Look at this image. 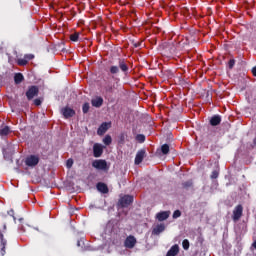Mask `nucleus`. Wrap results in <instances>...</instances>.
<instances>
[{
  "instance_id": "nucleus-1",
  "label": "nucleus",
  "mask_w": 256,
  "mask_h": 256,
  "mask_svg": "<svg viewBox=\"0 0 256 256\" xmlns=\"http://www.w3.org/2000/svg\"><path fill=\"white\" fill-rule=\"evenodd\" d=\"M109 71L111 75H117L119 71H122L124 75H127L129 73V65L127 64V60H125L124 58H119L118 66L117 65L110 66Z\"/></svg>"
},
{
  "instance_id": "nucleus-2",
  "label": "nucleus",
  "mask_w": 256,
  "mask_h": 256,
  "mask_svg": "<svg viewBox=\"0 0 256 256\" xmlns=\"http://www.w3.org/2000/svg\"><path fill=\"white\" fill-rule=\"evenodd\" d=\"M40 158L38 155H29L25 159V165L27 167H37L39 165Z\"/></svg>"
},
{
  "instance_id": "nucleus-3",
  "label": "nucleus",
  "mask_w": 256,
  "mask_h": 256,
  "mask_svg": "<svg viewBox=\"0 0 256 256\" xmlns=\"http://www.w3.org/2000/svg\"><path fill=\"white\" fill-rule=\"evenodd\" d=\"M37 95H39V87L37 86H30L26 91L28 101H31V99H34V97H37Z\"/></svg>"
},
{
  "instance_id": "nucleus-4",
  "label": "nucleus",
  "mask_w": 256,
  "mask_h": 256,
  "mask_svg": "<svg viewBox=\"0 0 256 256\" xmlns=\"http://www.w3.org/2000/svg\"><path fill=\"white\" fill-rule=\"evenodd\" d=\"M135 245H137V238H135L133 235L127 236L124 241V246L126 249H133Z\"/></svg>"
},
{
  "instance_id": "nucleus-5",
  "label": "nucleus",
  "mask_w": 256,
  "mask_h": 256,
  "mask_svg": "<svg viewBox=\"0 0 256 256\" xmlns=\"http://www.w3.org/2000/svg\"><path fill=\"white\" fill-rule=\"evenodd\" d=\"M243 217V205H237L233 210L232 219L233 221H239Z\"/></svg>"
},
{
  "instance_id": "nucleus-6",
  "label": "nucleus",
  "mask_w": 256,
  "mask_h": 256,
  "mask_svg": "<svg viewBox=\"0 0 256 256\" xmlns=\"http://www.w3.org/2000/svg\"><path fill=\"white\" fill-rule=\"evenodd\" d=\"M147 155V151L145 149H141L136 153V157L134 160L135 165H141L143 163V159Z\"/></svg>"
},
{
  "instance_id": "nucleus-7",
  "label": "nucleus",
  "mask_w": 256,
  "mask_h": 256,
  "mask_svg": "<svg viewBox=\"0 0 256 256\" xmlns=\"http://www.w3.org/2000/svg\"><path fill=\"white\" fill-rule=\"evenodd\" d=\"M92 167L95 169H99L100 171H106L107 169V161L105 160H95L92 162Z\"/></svg>"
},
{
  "instance_id": "nucleus-8",
  "label": "nucleus",
  "mask_w": 256,
  "mask_h": 256,
  "mask_svg": "<svg viewBox=\"0 0 256 256\" xmlns=\"http://www.w3.org/2000/svg\"><path fill=\"white\" fill-rule=\"evenodd\" d=\"M119 203H120L121 207H123V208L129 207V205H131V203H133V196L125 195L122 198H120Z\"/></svg>"
},
{
  "instance_id": "nucleus-9",
  "label": "nucleus",
  "mask_w": 256,
  "mask_h": 256,
  "mask_svg": "<svg viewBox=\"0 0 256 256\" xmlns=\"http://www.w3.org/2000/svg\"><path fill=\"white\" fill-rule=\"evenodd\" d=\"M61 113H62V115H63V117L65 118V119H69V118H71V117H74V115H75V110H73V108H70V107H64V108H62L61 109Z\"/></svg>"
},
{
  "instance_id": "nucleus-10",
  "label": "nucleus",
  "mask_w": 256,
  "mask_h": 256,
  "mask_svg": "<svg viewBox=\"0 0 256 256\" xmlns=\"http://www.w3.org/2000/svg\"><path fill=\"white\" fill-rule=\"evenodd\" d=\"M93 155L96 158L101 157L103 155V145L96 143L93 145Z\"/></svg>"
},
{
  "instance_id": "nucleus-11",
  "label": "nucleus",
  "mask_w": 256,
  "mask_h": 256,
  "mask_svg": "<svg viewBox=\"0 0 256 256\" xmlns=\"http://www.w3.org/2000/svg\"><path fill=\"white\" fill-rule=\"evenodd\" d=\"M106 81L105 85H104V91L105 93H114L115 92V84H113L110 81L104 80Z\"/></svg>"
},
{
  "instance_id": "nucleus-12",
  "label": "nucleus",
  "mask_w": 256,
  "mask_h": 256,
  "mask_svg": "<svg viewBox=\"0 0 256 256\" xmlns=\"http://www.w3.org/2000/svg\"><path fill=\"white\" fill-rule=\"evenodd\" d=\"M98 191L100 193H104V194H107L109 193V187L107 186V184L103 183V182H99L97 185H96Z\"/></svg>"
},
{
  "instance_id": "nucleus-13",
  "label": "nucleus",
  "mask_w": 256,
  "mask_h": 256,
  "mask_svg": "<svg viewBox=\"0 0 256 256\" xmlns=\"http://www.w3.org/2000/svg\"><path fill=\"white\" fill-rule=\"evenodd\" d=\"M179 255V245H173L167 252L166 256H177Z\"/></svg>"
},
{
  "instance_id": "nucleus-14",
  "label": "nucleus",
  "mask_w": 256,
  "mask_h": 256,
  "mask_svg": "<svg viewBox=\"0 0 256 256\" xmlns=\"http://www.w3.org/2000/svg\"><path fill=\"white\" fill-rule=\"evenodd\" d=\"M210 125L212 127H217V125H221V116L219 115H214L210 119Z\"/></svg>"
},
{
  "instance_id": "nucleus-15",
  "label": "nucleus",
  "mask_w": 256,
  "mask_h": 256,
  "mask_svg": "<svg viewBox=\"0 0 256 256\" xmlns=\"http://www.w3.org/2000/svg\"><path fill=\"white\" fill-rule=\"evenodd\" d=\"M109 129V124L107 122H103L100 127L98 128V135H105L107 133V130Z\"/></svg>"
},
{
  "instance_id": "nucleus-16",
  "label": "nucleus",
  "mask_w": 256,
  "mask_h": 256,
  "mask_svg": "<svg viewBox=\"0 0 256 256\" xmlns=\"http://www.w3.org/2000/svg\"><path fill=\"white\" fill-rule=\"evenodd\" d=\"M92 107H101L103 105V98L101 96H98L91 100Z\"/></svg>"
},
{
  "instance_id": "nucleus-17",
  "label": "nucleus",
  "mask_w": 256,
  "mask_h": 256,
  "mask_svg": "<svg viewBox=\"0 0 256 256\" xmlns=\"http://www.w3.org/2000/svg\"><path fill=\"white\" fill-rule=\"evenodd\" d=\"M163 231H165V224H158L153 228L152 235H159L160 233H163Z\"/></svg>"
},
{
  "instance_id": "nucleus-18",
  "label": "nucleus",
  "mask_w": 256,
  "mask_h": 256,
  "mask_svg": "<svg viewBox=\"0 0 256 256\" xmlns=\"http://www.w3.org/2000/svg\"><path fill=\"white\" fill-rule=\"evenodd\" d=\"M156 219L159 221H167L169 219V212L163 211L156 215Z\"/></svg>"
},
{
  "instance_id": "nucleus-19",
  "label": "nucleus",
  "mask_w": 256,
  "mask_h": 256,
  "mask_svg": "<svg viewBox=\"0 0 256 256\" xmlns=\"http://www.w3.org/2000/svg\"><path fill=\"white\" fill-rule=\"evenodd\" d=\"M9 133H11V128H9V126L0 128V137H7Z\"/></svg>"
},
{
  "instance_id": "nucleus-20",
  "label": "nucleus",
  "mask_w": 256,
  "mask_h": 256,
  "mask_svg": "<svg viewBox=\"0 0 256 256\" xmlns=\"http://www.w3.org/2000/svg\"><path fill=\"white\" fill-rule=\"evenodd\" d=\"M24 79H25V77L23 76L22 73H16L14 76V82L16 83V85L23 83Z\"/></svg>"
},
{
  "instance_id": "nucleus-21",
  "label": "nucleus",
  "mask_w": 256,
  "mask_h": 256,
  "mask_svg": "<svg viewBox=\"0 0 256 256\" xmlns=\"http://www.w3.org/2000/svg\"><path fill=\"white\" fill-rule=\"evenodd\" d=\"M169 151H170V149H169L168 144H163V145L161 146V153H162L163 155H168Z\"/></svg>"
},
{
  "instance_id": "nucleus-22",
  "label": "nucleus",
  "mask_w": 256,
  "mask_h": 256,
  "mask_svg": "<svg viewBox=\"0 0 256 256\" xmlns=\"http://www.w3.org/2000/svg\"><path fill=\"white\" fill-rule=\"evenodd\" d=\"M70 41L77 43L79 41V32H75L74 34L70 35Z\"/></svg>"
},
{
  "instance_id": "nucleus-23",
  "label": "nucleus",
  "mask_w": 256,
  "mask_h": 256,
  "mask_svg": "<svg viewBox=\"0 0 256 256\" xmlns=\"http://www.w3.org/2000/svg\"><path fill=\"white\" fill-rule=\"evenodd\" d=\"M113 142L111 135H106L103 139L104 145H110Z\"/></svg>"
},
{
  "instance_id": "nucleus-24",
  "label": "nucleus",
  "mask_w": 256,
  "mask_h": 256,
  "mask_svg": "<svg viewBox=\"0 0 256 256\" xmlns=\"http://www.w3.org/2000/svg\"><path fill=\"white\" fill-rule=\"evenodd\" d=\"M182 247H183L184 251H189L190 244H189V240L188 239H184L183 240Z\"/></svg>"
},
{
  "instance_id": "nucleus-25",
  "label": "nucleus",
  "mask_w": 256,
  "mask_h": 256,
  "mask_svg": "<svg viewBox=\"0 0 256 256\" xmlns=\"http://www.w3.org/2000/svg\"><path fill=\"white\" fill-rule=\"evenodd\" d=\"M182 187L184 189H189V187H193V181L192 180H188L186 182H183L182 183Z\"/></svg>"
},
{
  "instance_id": "nucleus-26",
  "label": "nucleus",
  "mask_w": 256,
  "mask_h": 256,
  "mask_svg": "<svg viewBox=\"0 0 256 256\" xmlns=\"http://www.w3.org/2000/svg\"><path fill=\"white\" fill-rule=\"evenodd\" d=\"M17 63H18V65H20V67H25V65H27V63H29V62L24 57V58L18 59Z\"/></svg>"
},
{
  "instance_id": "nucleus-27",
  "label": "nucleus",
  "mask_w": 256,
  "mask_h": 256,
  "mask_svg": "<svg viewBox=\"0 0 256 256\" xmlns=\"http://www.w3.org/2000/svg\"><path fill=\"white\" fill-rule=\"evenodd\" d=\"M89 109H90L89 102L84 103L83 106H82L83 113L84 114L89 113Z\"/></svg>"
},
{
  "instance_id": "nucleus-28",
  "label": "nucleus",
  "mask_w": 256,
  "mask_h": 256,
  "mask_svg": "<svg viewBox=\"0 0 256 256\" xmlns=\"http://www.w3.org/2000/svg\"><path fill=\"white\" fill-rule=\"evenodd\" d=\"M136 141H138L139 143H145V135L143 134H138L136 136Z\"/></svg>"
},
{
  "instance_id": "nucleus-29",
  "label": "nucleus",
  "mask_w": 256,
  "mask_h": 256,
  "mask_svg": "<svg viewBox=\"0 0 256 256\" xmlns=\"http://www.w3.org/2000/svg\"><path fill=\"white\" fill-rule=\"evenodd\" d=\"M181 216V210H175L173 213V219H179Z\"/></svg>"
},
{
  "instance_id": "nucleus-30",
  "label": "nucleus",
  "mask_w": 256,
  "mask_h": 256,
  "mask_svg": "<svg viewBox=\"0 0 256 256\" xmlns=\"http://www.w3.org/2000/svg\"><path fill=\"white\" fill-rule=\"evenodd\" d=\"M229 69H233L235 67V59H230L228 62Z\"/></svg>"
},
{
  "instance_id": "nucleus-31",
  "label": "nucleus",
  "mask_w": 256,
  "mask_h": 256,
  "mask_svg": "<svg viewBox=\"0 0 256 256\" xmlns=\"http://www.w3.org/2000/svg\"><path fill=\"white\" fill-rule=\"evenodd\" d=\"M66 166L68 169H71L73 167V159H68L66 162Z\"/></svg>"
},
{
  "instance_id": "nucleus-32",
  "label": "nucleus",
  "mask_w": 256,
  "mask_h": 256,
  "mask_svg": "<svg viewBox=\"0 0 256 256\" xmlns=\"http://www.w3.org/2000/svg\"><path fill=\"white\" fill-rule=\"evenodd\" d=\"M24 57L26 58V60L28 62L31 61L32 59H35V55H33V54H26V55H24Z\"/></svg>"
},
{
  "instance_id": "nucleus-33",
  "label": "nucleus",
  "mask_w": 256,
  "mask_h": 256,
  "mask_svg": "<svg viewBox=\"0 0 256 256\" xmlns=\"http://www.w3.org/2000/svg\"><path fill=\"white\" fill-rule=\"evenodd\" d=\"M210 177L211 179H217V177H219V172H217V170H214Z\"/></svg>"
},
{
  "instance_id": "nucleus-34",
  "label": "nucleus",
  "mask_w": 256,
  "mask_h": 256,
  "mask_svg": "<svg viewBox=\"0 0 256 256\" xmlns=\"http://www.w3.org/2000/svg\"><path fill=\"white\" fill-rule=\"evenodd\" d=\"M43 103V101L40 98H36L34 100V105H36V107H39V105H41Z\"/></svg>"
},
{
  "instance_id": "nucleus-35",
  "label": "nucleus",
  "mask_w": 256,
  "mask_h": 256,
  "mask_svg": "<svg viewBox=\"0 0 256 256\" xmlns=\"http://www.w3.org/2000/svg\"><path fill=\"white\" fill-rule=\"evenodd\" d=\"M119 143H125V135L121 134Z\"/></svg>"
},
{
  "instance_id": "nucleus-36",
  "label": "nucleus",
  "mask_w": 256,
  "mask_h": 256,
  "mask_svg": "<svg viewBox=\"0 0 256 256\" xmlns=\"http://www.w3.org/2000/svg\"><path fill=\"white\" fill-rule=\"evenodd\" d=\"M143 46V42H136L134 43V47L137 48V47H142Z\"/></svg>"
},
{
  "instance_id": "nucleus-37",
  "label": "nucleus",
  "mask_w": 256,
  "mask_h": 256,
  "mask_svg": "<svg viewBox=\"0 0 256 256\" xmlns=\"http://www.w3.org/2000/svg\"><path fill=\"white\" fill-rule=\"evenodd\" d=\"M121 5H129L127 0H120Z\"/></svg>"
},
{
  "instance_id": "nucleus-38",
  "label": "nucleus",
  "mask_w": 256,
  "mask_h": 256,
  "mask_svg": "<svg viewBox=\"0 0 256 256\" xmlns=\"http://www.w3.org/2000/svg\"><path fill=\"white\" fill-rule=\"evenodd\" d=\"M252 74L254 77H256V66L252 68Z\"/></svg>"
},
{
  "instance_id": "nucleus-39",
  "label": "nucleus",
  "mask_w": 256,
  "mask_h": 256,
  "mask_svg": "<svg viewBox=\"0 0 256 256\" xmlns=\"http://www.w3.org/2000/svg\"><path fill=\"white\" fill-rule=\"evenodd\" d=\"M6 242L2 240V251L5 249Z\"/></svg>"
},
{
  "instance_id": "nucleus-40",
  "label": "nucleus",
  "mask_w": 256,
  "mask_h": 256,
  "mask_svg": "<svg viewBox=\"0 0 256 256\" xmlns=\"http://www.w3.org/2000/svg\"><path fill=\"white\" fill-rule=\"evenodd\" d=\"M252 247H254V249H256V240L252 243Z\"/></svg>"
},
{
  "instance_id": "nucleus-41",
  "label": "nucleus",
  "mask_w": 256,
  "mask_h": 256,
  "mask_svg": "<svg viewBox=\"0 0 256 256\" xmlns=\"http://www.w3.org/2000/svg\"><path fill=\"white\" fill-rule=\"evenodd\" d=\"M128 2V5H131L133 3V0H126Z\"/></svg>"
},
{
  "instance_id": "nucleus-42",
  "label": "nucleus",
  "mask_w": 256,
  "mask_h": 256,
  "mask_svg": "<svg viewBox=\"0 0 256 256\" xmlns=\"http://www.w3.org/2000/svg\"><path fill=\"white\" fill-rule=\"evenodd\" d=\"M253 145H255V147H256V136H255V138L253 139Z\"/></svg>"
},
{
  "instance_id": "nucleus-43",
  "label": "nucleus",
  "mask_w": 256,
  "mask_h": 256,
  "mask_svg": "<svg viewBox=\"0 0 256 256\" xmlns=\"http://www.w3.org/2000/svg\"><path fill=\"white\" fill-rule=\"evenodd\" d=\"M77 245H78V247H81V242L78 241V242H77Z\"/></svg>"
}]
</instances>
